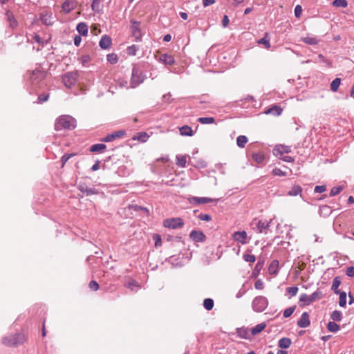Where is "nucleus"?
Returning a JSON list of instances; mask_svg holds the SVG:
<instances>
[{
    "label": "nucleus",
    "instance_id": "1",
    "mask_svg": "<svg viewBox=\"0 0 354 354\" xmlns=\"http://www.w3.org/2000/svg\"><path fill=\"white\" fill-rule=\"evenodd\" d=\"M76 127V120L70 115H64L59 116L55 121V129L61 131L62 129H74Z\"/></svg>",
    "mask_w": 354,
    "mask_h": 354
},
{
    "label": "nucleus",
    "instance_id": "2",
    "mask_svg": "<svg viewBox=\"0 0 354 354\" xmlns=\"http://www.w3.org/2000/svg\"><path fill=\"white\" fill-rule=\"evenodd\" d=\"M25 341V335L21 333L5 337L2 339V343L8 346H16L23 344Z\"/></svg>",
    "mask_w": 354,
    "mask_h": 354
},
{
    "label": "nucleus",
    "instance_id": "3",
    "mask_svg": "<svg viewBox=\"0 0 354 354\" xmlns=\"http://www.w3.org/2000/svg\"><path fill=\"white\" fill-rule=\"evenodd\" d=\"M145 75L138 68L137 66H133L131 73L130 85L131 88H136L143 82Z\"/></svg>",
    "mask_w": 354,
    "mask_h": 354
},
{
    "label": "nucleus",
    "instance_id": "4",
    "mask_svg": "<svg viewBox=\"0 0 354 354\" xmlns=\"http://www.w3.org/2000/svg\"><path fill=\"white\" fill-rule=\"evenodd\" d=\"M322 295V292L319 290L314 292L312 295H308L306 293L300 295L299 299V304L300 306H309L317 299H319Z\"/></svg>",
    "mask_w": 354,
    "mask_h": 354
},
{
    "label": "nucleus",
    "instance_id": "5",
    "mask_svg": "<svg viewBox=\"0 0 354 354\" xmlns=\"http://www.w3.org/2000/svg\"><path fill=\"white\" fill-rule=\"evenodd\" d=\"M268 306V300L264 296L256 297L252 302V308L257 313L264 311Z\"/></svg>",
    "mask_w": 354,
    "mask_h": 354
},
{
    "label": "nucleus",
    "instance_id": "6",
    "mask_svg": "<svg viewBox=\"0 0 354 354\" xmlns=\"http://www.w3.org/2000/svg\"><path fill=\"white\" fill-rule=\"evenodd\" d=\"M130 22L131 36L135 38L136 41H140L142 37V33L140 29V22L134 19H131Z\"/></svg>",
    "mask_w": 354,
    "mask_h": 354
},
{
    "label": "nucleus",
    "instance_id": "7",
    "mask_svg": "<svg viewBox=\"0 0 354 354\" xmlns=\"http://www.w3.org/2000/svg\"><path fill=\"white\" fill-rule=\"evenodd\" d=\"M77 77V73L68 72L62 76V82L67 88H71L76 84Z\"/></svg>",
    "mask_w": 354,
    "mask_h": 354
},
{
    "label": "nucleus",
    "instance_id": "8",
    "mask_svg": "<svg viewBox=\"0 0 354 354\" xmlns=\"http://www.w3.org/2000/svg\"><path fill=\"white\" fill-rule=\"evenodd\" d=\"M184 222L182 218L179 217L167 218L163 221V225L165 227L170 229H177L183 227Z\"/></svg>",
    "mask_w": 354,
    "mask_h": 354
},
{
    "label": "nucleus",
    "instance_id": "9",
    "mask_svg": "<svg viewBox=\"0 0 354 354\" xmlns=\"http://www.w3.org/2000/svg\"><path fill=\"white\" fill-rule=\"evenodd\" d=\"M271 222L272 219H270V221L267 223L266 221L255 218L253 220L251 225L253 226V229L256 230V232L258 233H262L270 227Z\"/></svg>",
    "mask_w": 354,
    "mask_h": 354
},
{
    "label": "nucleus",
    "instance_id": "10",
    "mask_svg": "<svg viewBox=\"0 0 354 354\" xmlns=\"http://www.w3.org/2000/svg\"><path fill=\"white\" fill-rule=\"evenodd\" d=\"M45 77V72L41 70L32 71L30 74V81L32 84H37Z\"/></svg>",
    "mask_w": 354,
    "mask_h": 354
},
{
    "label": "nucleus",
    "instance_id": "11",
    "mask_svg": "<svg viewBox=\"0 0 354 354\" xmlns=\"http://www.w3.org/2000/svg\"><path fill=\"white\" fill-rule=\"evenodd\" d=\"M125 133L126 132L124 130L116 131L106 136L104 138L102 139V141L106 142H112L116 139L123 137L125 135Z\"/></svg>",
    "mask_w": 354,
    "mask_h": 354
},
{
    "label": "nucleus",
    "instance_id": "12",
    "mask_svg": "<svg viewBox=\"0 0 354 354\" xmlns=\"http://www.w3.org/2000/svg\"><path fill=\"white\" fill-rule=\"evenodd\" d=\"M291 152V148L289 146L277 145L273 149V153L276 156H282L284 153Z\"/></svg>",
    "mask_w": 354,
    "mask_h": 354
},
{
    "label": "nucleus",
    "instance_id": "13",
    "mask_svg": "<svg viewBox=\"0 0 354 354\" xmlns=\"http://www.w3.org/2000/svg\"><path fill=\"white\" fill-rule=\"evenodd\" d=\"M218 199H213L207 197H196L193 196L189 198V201L192 205H200L217 201Z\"/></svg>",
    "mask_w": 354,
    "mask_h": 354
},
{
    "label": "nucleus",
    "instance_id": "14",
    "mask_svg": "<svg viewBox=\"0 0 354 354\" xmlns=\"http://www.w3.org/2000/svg\"><path fill=\"white\" fill-rule=\"evenodd\" d=\"M77 189L82 193L86 194L87 196L98 194V191L94 187H88L85 183H80Z\"/></svg>",
    "mask_w": 354,
    "mask_h": 354
},
{
    "label": "nucleus",
    "instance_id": "15",
    "mask_svg": "<svg viewBox=\"0 0 354 354\" xmlns=\"http://www.w3.org/2000/svg\"><path fill=\"white\" fill-rule=\"evenodd\" d=\"M310 324V322L309 319V314L307 312H304L299 319L297 321V325L300 328H307Z\"/></svg>",
    "mask_w": 354,
    "mask_h": 354
},
{
    "label": "nucleus",
    "instance_id": "16",
    "mask_svg": "<svg viewBox=\"0 0 354 354\" xmlns=\"http://www.w3.org/2000/svg\"><path fill=\"white\" fill-rule=\"evenodd\" d=\"M233 238L235 241L245 244L248 243V234L245 231H237L233 234Z\"/></svg>",
    "mask_w": 354,
    "mask_h": 354
},
{
    "label": "nucleus",
    "instance_id": "17",
    "mask_svg": "<svg viewBox=\"0 0 354 354\" xmlns=\"http://www.w3.org/2000/svg\"><path fill=\"white\" fill-rule=\"evenodd\" d=\"M189 236L195 242H204L206 239V236L203 232L197 230H192Z\"/></svg>",
    "mask_w": 354,
    "mask_h": 354
},
{
    "label": "nucleus",
    "instance_id": "18",
    "mask_svg": "<svg viewBox=\"0 0 354 354\" xmlns=\"http://www.w3.org/2000/svg\"><path fill=\"white\" fill-rule=\"evenodd\" d=\"M159 62L165 65H173L175 63L174 57L167 53L161 54L158 58Z\"/></svg>",
    "mask_w": 354,
    "mask_h": 354
},
{
    "label": "nucleus",
    "instance_id": "19",
    "mask_svg": "<svg viewBox=\"0 0 354 354\" xmlns=\"http://www.w3.org/2000/svg\"><path fill=\"white\" fill-rule=\"evenodd\" d=\"M76 2L74 0H66L63 3L62 8L65 13H69L76 8Z\"/></svg>",
    "mask_w": 354,
    "mask_h": 354
},
{
    "label": "nucleus",
    "instance_id": "20",
    "mask_svg": "<svg viewBox=\"0 0 354 354\" xmlns=\"http://www.w3.org/2000/svg\"><path fill=\"white\" fill-rule=\"evenodd\" d=\"M41 22L46 25L50 26L53 24V17H52V13L48 11L43 12L41 14Z\"/></svg>",
    "mask_w": 354,
    "mask_h": 354
},
{
    "label": "nucleus",
    "instance_id": "21",
    "mask_svg": "<svg viewBox=\"0 0 354 354\" xmlns=\"http://www.w3.org/2000/svg\"><path fill=\"white\" fill-rule=\"evenodd\" d=\"M100 46L103 49L109 48L111 45V39L108 35H104L102 37L100 43Z\"/></svg>",
    "mask_w": 354,
    "mask_h": 354
},
{
    "label": "nucleus",
    "instance_id": "22",
    "mask_svg": "<svg viewBox=\"0 0 354 354\" xmlns=\"http://www.w3.org/2000/svg\"><path fill=\"white\" fill-rule=\"evenodd\" d=\"M149 136L147 133L142 131L137 133L135 136H133L132 139L133 140H138L140 142H145L149 139Z\"/></svg>",
    "mask_w": 354,
    "mask_h": 354
},
{
    "label": "nucleus",
    "instance_id": "23",
    "mask_svg": "<svg viewBox=\"0 0 354 354\" xmlns=\"http://www.w3.org/2000/svg\"><path fill=\"white\" fill-rule=\"evenodd\" d=\"M106 148V145L102 143L93 145L90 148L91 152L101 153Z\"/></svg>",
    "mask_w": 354,
    "mask_h": 354
},
{
    "label": "nucleus",
    "instance_id": "24",
    "mask_svg": "<svg viewBox=\"0 0 354 354\" xmlns=\"http://www.w3.org/2000/svg\"><path fill=\"white\" fill-rule=\"evenodd\" d=\"M319 212L321 216L326 217L330 215L332 213V209L330 206L324 205L319 207Z\"/></svg>",
    "mask_w": 354,
    "mask_h": 354
},
{
    "label": "nucleus",
    "instance_id": "25",
    "mask_svg": "<svg viewBox=\"0 0 354 354\" xmlns=\"http://www.w3.org/2000/svg\"><path fill=\"white\" fill-rule=\"evenodd\" d=\"M291 339L288 337L281 338L278 342V346L281 348H288L291 345Z\"/></svg>",
    "mask_w": 354,
    "mask_h": 354
},
{
    "label": "nucleus",
    "instance_id": "26",
    "mask_svg": "<svg viewBox=\"0 0 354 354\" xmlns=\"http://www.w3.org/2000/svg\"><path fill=\"white\" fill-rule=\"evenodd\" d=\"M282 112V109L280 106L274 105L272 107L269 108L265 111L266 114H272L274 115H279Z\"/></svg>",
    "mask_w": 354,
    "mask_h": 354
},
{
    "label": "nucleus",
    "instance_id": "27",
    "mask_svg": "<svg viewBox=\"0 0 354 354\" xmlns=\"http://www.w3.org/2000/svg\"><path fill=\"white\" fill-rule=\"evenodd\" d=\"M78 32L82 35L86 36L88 34V26L83 22L79 23L76 28Z\"/></svg>",
    "mask_w": 354,
    "mask_h": 354
},
{
    "label": "nucleus",
    "instance_id": "28",
    "mask_svg": "<svg viewBox=\"0 0 354 354\" xmlns=\"http://www.w3.org/2000/svg\"><path fill=\"white\" fill-rule=\"evenodd\" d=\"M180 133L183 136H192L193 135V130L187 125H184L179 129Z\"/></svg>",
    "mask_w": 354,
    "mask_h": 354
},
{
    "label": "nucleus",
    "instance_id": "29",
    "mask_svg": "<svg viewBox=\"0 0 354 354\" xmlns=\"http://www.w3.org/2000/svg\"><path fill=\"white\" fill-rule=\"evenodd\" d=\"M279 268V261L273 260L269 266L268 271L270 274H277Z\"/></svg>",
    "mask_w": 354,
    "mask_h": 354
},
{
    "label": "nucleus",
    "instance_id": "30",
    "mask_svg": "<svg viewBox=\"0 0 354 354\" xmlns=\"http://www.w3.org/2000/svg\"><path fill=\"white\" fill-rule=\"evenodd\" d=\"M340 284H341L340 278L339 277H335L333 279V284H332V286H331L332 290H333V292L335 294H339V293L341 292L340 290L338 289L339 286H340Z\"/></svg>",
    "mask_w": 354,
    "mask_h": 354
},
{
    "label": "nucleus",
    "instance_id": "31",
    "mask_svg": "<svg viewBox=\"0 0 354 354\" xmlns=\"http://www.w3.org/2000/svg\"><path fill=\"white\" fill-rule=\"evenodd\" d=\"M302 192V188L299 185H294L292 188L288 192V195L291 196H296L299 194H301Z\"/></svg>",
    "mask_w": 354,
    "mask_h": 354
},
{
    "label": "nucleus",
    "instance_id": "32",
    "mask_svg": "<svg viewBox=\"0 0 354 354\" xmlns=\"http://www.w3.org/2000/svg\"><path fill=\"white\" fill-rule=\"evenodd\" d=\"M266 326L265 323H261L255 326L254 327L251 328L250 334L252 335H255L259 333H261Z\"/></svg>",
    "mask_w": 354,
    "mask_h": 354
},
{
    "label": "nucleus",
    "instance_id": "33",
    "mask_svg": "<svg viewBox=\"0 0 354 354\" xmlns=\"http://www.w3.org/2000/svg\"><path fill=\"white\" fill-rule=\"evenodd\" d=\"M284 168L286 169L285 171L282 170L280 168H277V167H275L273 170H272V174L274 175V176H286L288 175V171L286 170H288L290 173H291V169L288 168L287 167H284Z\"/></svg>",
    "mask_w": 354,
    "mask_h": 354
},
{
    "label": "nucleus",
    "instance_id": "34",
    "mask_svg": "<svg viewBox=\"0 0 354 354\" xmlns=\"http://www.w3.org/2000/svg\"><path fill=\"white\" fill-rule=\"evenodd\" d=\"M176 165L180 167H185L187 162V156L177 155L176 156Z\"/></svg>",
    "mask_w": 354,
    "mask_h": 354
},
{
    "label": "nucleus",
    "instance_id": "35",
    "mask_svg": "<svg viewBox=\"0 0 354 354\" xmlns=\"http://www.w3.org/2000/svg\"><path fill=\"white\" fill-rule=\"evenodd\" d=\"M258 44H263L266 48L269 49L270 48V43L268 33H265L264 37L258 41Z\"/></svg>",
    "mask_w": 354,
    "mask_h": 354
},
{
    "label": "nucleus",
    "instance_id": "36",
    "mask_svg": "<svg viewBox=\"0 0 354 354\" xmlns=\"http://www.w3.org/2000/svg\"><path fill=\"white\" fill-rule=\"evenodd\" d=\"M6 17H7V19L8 21H9V24H10V26L11 28H15L17 26V20L15 19L13 15L12 12H10L9 10L6 12Z\"/></svg>",
    "mask_w": 354,
    "mask_h": 354
},
{
    "label": "nucleus",
    "instance_id": "37",
    "mask_svg": "<svg viewBox=\"0 0 354 354\" xmlns=\"http://www.w3.org/2000/svg\"><path fill=\"white\" fill-rule=\"evenodd\" d=\"M238 335L243 339H249L250 338V331L248 328H238L237 329Z\"/></svg>",
    "mask_w": 354,
    "mask_h": 354
},
{
    "label": "nucleus",
    "instance_id": "38",
    "mask_svg": "<svg viewBox=\"0 0 354 354\" xmlns=\"http://www.w3.org/2000/svg\"><path fill=\"white\" fill-rule=\"evenodd\" d=\"M303 41L309 45H316L319 43V40L316 37H306L302 39Z\"/></svg>",
    "mask_w": 354,
    "mask_h": 354
},
{
    "label": "nucleus",
    "instance_id": "39",
    "mask_svg": "<svg viewBox=\"0 0 354 354\" xmlns=\"http://www.w3.org/2000/svg\"><path fill=\"white\" fill-rule=\"evenodd\" d=\"M247 142L248 138L245 136H239L236 138V144L241 148H243Z\"/></svg>",
    "mask_w": 354,
    "mask_h": 354
},
{
    "label": "nucleus",
    "instance_id": "40",
    "mask_svg": "<svg viewBox=\"0 0 354 354\" xmlns=\"http://www.w3.org/2000/svg\"><path fill=\"white\" fill-rule=\"evenodd\" d=\"M327 328L330 332L336 333L340 328L335 322H329L327 324Z\"/></svg>",
    "mask_w": 354,
    "mask_h": 354
},
{
    "label": "nucleus",
    "instance_id": "41",
    "mask_svg": "<svg viewBox=\"0 0 354 354\" xmlns=\"http://www.w3.org/2000/svg\"><path fill=\"white\" fill-rule=\"evenodd\" d=\"M203 306L205 309L210 310L214 307V301L210 298L205 299L203 301Z\"/></svg>",
    "mask_w": 354,
    "mask_h": 354
},
{
    "label": "nucleus",
    "instance_id": "42",
    "mask_svg": "<svg viewBox=\"0 0 354 354\" xmlns=\"http://www.w3.org/2000/svg\"><path fill=\"white\" fill-rule=\"evenodd\" d=\"M215 121L213 117H201L198 118V122L201 124H212Z\"/></svg>",
    "mask_w": 354,
    "mask_h": 354
},
{
    "label": "nucleus",
    "instance_id": "43",
    "mask_svg": "<svg viewBox=\"0 0 354 354\" xmlns=\"http://www.w3.org/2000/svg\"><path fill=\"white\" fill-rule=\"evenodd\" d=\"M341 83V80L339 78H335L334 80L332 81L330 84V89L333 92H335L337 91L339 85Z\"/></svg>",
    "mask_w": 354,
    "mask_h": 354
},
{
    "label": "nucleus",
    "instance_id": "44",
    "mask_svg": "<svg viewBox=\"0 0 354 354\" xmlns=\"http://www.w3.org/2000/svg\"><path fill=\"white\" fill-rule=\"evenodd\" d=\"M253 160L257 163H261L265 159V156L262 153H257L252 155Z\"/></svg>",
    "mask_w": 354,
    "mask_h": 354
},
{
    "label": "nucleus",
    "instance_id": "45",
    "mask_svg": "<svg viewBox=\"0 0 354 354\" xmlns=\"http://www.w3.org/2000/svg\"><path fill=\"white\" fill-rule=\"evenodd\" d=\"M330 318L334 322H339L342 319V313L339 310H334L330 315Z\"/></svg>",
    "mask_w": 354,
    "mask_h": 354
},
{
    "label": "nucleus",
    "instance_id": "46",
    "mask_svg": "<svg viewBox=\"0 0 354 354\" xmlns=\"http://www.w3.org/2000/svg\"><path fill=\"white\" fill-rule=\"evenodd\" d=\"M339 305L341 307H344L346 304V293L345 292H342L339 293Z\"/></svg>",
    "mask_w": 354,
    "mask_h": 354
},
{
    "label": "nucleus",
    "instance_id": "47",
    "mask_svg": "<svg viewBox=\"0 0 354 354\" xmlns=\"http://www.w3.org/2000/svg\"><path fill=\"white\" fill-rule=\"evenodd\" d=\"M299 288L297 286H291L286 288V292L290 295V297L295 296Z\"/></svg>",
    "mask_w": 354,
    "mask_h": 354
},
{
    "label": "nucleus",
    "instance_id": "48",
    "mask_svg": "<svg viewBox=\"0 0 354 354\" xmlns=\"http://www.w3.org/2000/svg\"><path fill=\"white\" fill-rule=\"evenodd\" d=\"M107 61L112 64H116L118 61V57L116 54L115 53H111L107 55Z\"/></svg>",
    "mask_w": 354,
    "mask_h": 354
},
{
    "label": "nucleus",
    "instance_id": "49",
    "mask_svg": "<svg viewBox=\"0 0 354 354\" xmlns=\"http://www.w3.org/2000/svg\"><path fill=\"white\" fill-rule=\"evenodd\" d=\"M333 5L336 7L346 8L348 3L346 0H334Z\"/></svg>",
    "mask_w": 354,
    "mask_h": 354
},
{
    "label": "nucleus",
    "instance_id": "50",
    "mask_svg": "<svg viewBox=\"0 0 354 354\" xmlns=\"http://www.w3.org/2000/svg\"><path fill=\"white\" fill-rule=\"evenodd\" d=\"M295 308H296L295 306L286 308L283 311V317L286 318L290 317L291 315L294 313Z\"/></svg>",
    "mask_w": 354,
    "mask_h": 354
},
{
    "label": "nucleus",
    "instance_id": "51",
    "mask_svg": "<svg viewBox=\"0 0 354 354\" xmlns=\"http://www.w3.org/2000/svg\"><path fill=\"white\" fill-rule=\"evenodd\" d=\"M100 0H93L91 8L95 12H100Z\"/></svg>",
    "mask_w": 354,
    "mask_h": 354
},
{
    "label": "nucleus",
    "instance_id": "52",
    "mask_svg": "<svg viewBox=\"0 0 354 354\" xmlns=\"http://www.w3.org/2000/svg\"><path fill=\"white\" fill-rule=\"evenodd\" d=\"M243 259L245 261L249 263H254L256 261V257L253 254H244L243 255Z\"/></svg>",
    "mask_w": 354,
    "mask_h": 354
},
{
    "label": "nucleus",
    "instance_id": "53",
    "mask_svg": "<svg viewBox=\"0 0 354 354\" xmlns=\"http://www.w3.org/2000/svg\"><path fill=\"white\" fill-rule=\"evenodd\" d=\"M127 50L128 55L134 56L136 55L138 48L136 45H131L127 48Z\"/></svg>",
    "mask_w": 354,
    "mask_h": 354
},
{
    "label": "nucleus",
    "instance_id": "54",
    "mask_svg": "<svg viewBox=\"0 0 354 354\" xmlns=\"http://www.w3.org/2000/svg\"><path fill=\"white\" fill-rule=\"evenodd\" d=\"M342 189L343 188L341 186L333 187L330 189V196H335L337 195L338 194H339L342 192Z\"/></svg>",
    "mask_w": 354,
    "mask_h": 354
},
{
    "label": "nucleus",
    "instance_id": "55",
    "mask_svg": "<svg viewBox=\"0 0 354 354\" xmlns=\"http://www.w3.org/2000/svg\"><path fill=\"white\" fill-rule=\"evenodd\" d=\"M76 153H65L61 158V161L62 163V167L66 164V162L72 157L75 156Z\"/></svg>",
    "mask_w": 354,
    "mask_h": 354
},
{
    "label": "nucleus",
    "instance_id": "56",
    "mask_svg": "<svg viewBox=\"0 0 354 354\" xmlns=\"http://www.w3.org/2000/svg\"><path fill=\"white\" fill-rule=\"evenodd\" d=\"M49 98V94L43 93L39 95L37 99V103H43L46 102Z\"/></svg>",
    "mask_w": 354,
    "mask_h": 354
},
{
    "label": "nucleus",
    "instance_id": "57",
    "mask_svg": "<svg viewBox=\"0 0 354 354\" xmlns=\"http://www.w3.org/2000/svg\"><path fill=\"white\" fill-rule=\"evenodd\" d=\"M153 240L155 241V246L158 247L161 245L162 241L161 237L159 234H154L153 236Z\"/></svg>",
    "mask_w": 354,
    "mask_h": 354
},
{
    "label": "nucleus",
    "instance_id": "58",
    "mask_svg": "<svg viewBox=\"0 0 354 354\" xmlns=\"http://www.w3.org/2000/svg\"><path fill=\"white\" fill-rule=\"evenodd\" d=\"M198 218L201 221H209L212 219V216L209 214H200L198 215Z\"/></svg>",
    "mask_w": 354,
    "mask_h": 354
},
{
    "label": "nucleus",
    "instance_id": "59",
    "mask_svg": "<svg viewBox=\"0 0 354 354\" xmlns=\"http://www.w3.org/2000/svg\"><path fill=\"white\" fill-rule=\"evenodd\" d=\"M264 287L263 282L261 279H258L254 283V288L257 290H262Z\"/></svg>",
    "mask_w": 354,
    "mask_h": 354
},
{
    "label": "nucleus",
    "instance_id": "60",
    "mask_svg": "<svg viewBox=\"0 0 354 354\" xmlns=\"http://www.w3.org/2000/svg\"><path fill=\"white\" fill-rule=\"evenodd\" d=\"M302 12V8L300 5H297L295 8V15L296 17H299Z\"/></svg>",
    "mask_w": 354,
    "mask_h": 354
},
{
    "label": "nucleus",
    "instance_id": "61",
    "mask_svg": "<svg viewBox=\"0 0 354 354\" xmlns=\"http://www.w3.org/2000/svg\"><path fill=\"white\" fill-rule=\"evenodd\" d=\"M88 286L91 290L94 291L97 290L99 288V285L95 281H91L89 283Z\"/></svg>",
    "mask_w": 354,
    "mask_h": 354
},
{
    "label": "nucleus",
    "instance_id": "62",
    "mask_svg": "<svg viewBox=\"0 0 354 354\" xmlns=\"http://www.w3.org/2000/svg\"><path fill=\"white\" fill-rule=\"evenodd\" d=\"M281 160H283L284 162H294V158L290 156H278Z\"/></svg>",
    "mask_w": 354,
    "mask_h": 354
},
{
    "label": "nucleus",
    "instance_id": "63",
    "mask_svg": "<svg viewBox=\"0 0 354 354\" xmlns=\"http://www.w3.org/2000/svg\"><path fill=\"white\" fill-rule=\"evenodd\" d=\"M326 190V187L324 185H317L315 187V192L316 193H322Z\"/></svg>",
    "mask_w": 354,
    "mask_h": 354
},
{
    "label": "nucleus",
    "instance_id": "64",
    "mask_svg": "<svg viewBox=\"0 0 354 354\" xmlns=\"http://www.w3.org/2000/svg\"><path fill=\"white\" fill-rule=\"evenodd\" d=\"M346 274L351 277H354V266H350L347 268Z\"/></svg>",
    "mask_w": 354,
    "mask_h": 354
}]
</instances>
